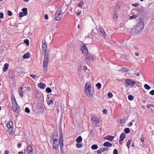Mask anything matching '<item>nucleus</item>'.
<instances>
[{
    "mask_svg": "<svg viewBox=\"0 0 154 154\" xmlns=\"http://www.w3.org/2000/svg\"><path fill=\"white\" fill-rule=\"evenodd\" d=\"M8 12V15L9 16H11L12 15V13L10 11H7Z\"/></svg>",
    "mask_w": 154,
    "mask_h": 154,
    "instance_id": "nucleus-44",
    "label": "nucleus"
},
{
    "mask_svg": "<svg viewBox=\"0 0 154 154\" xmlns=\"http://www.w3.org/2000/svg\"><path fill=\"white\" fill-rule=\"evenodd\" d=\"M76 147L78 148H80L82 146V144L79 143H78L76 145Z\"/></svg>",
    "mask_w": 154,
    "mask_h": 154,
    "instance_id": "nucleus-39",
    "label": "nucleus"
},
{
    "mask_svg": "<svg viewBox=\"0 0 154 154\" xmlns=\"http://www.w3.org/2000/svg\"><path fill=\"white\" fill-rule=\"evenodd\" d=\"M101 85L100 83H98L96 85V86L97 87L98 89H100L101 88Z\"/></svg>",
    "mask_w": 154,
    "mask_h": 154,
    "instance_id": "nucleus-36",
    "label": "nucleus"
},
{
    "mask_svg": "<svg viewBox=\"0 0 154 154\" xmlns=\"http://www.w3.org/2000/svg\"><path fill=\"white\" fill-rule=\"evenodd\" d=\"M119 9V7L118 6H116V8H115V11L116 12V11L118 10Z\"/></svg>",
    "mask_w": 154,
    "mask_h": 154,
    "instance_id": "nucleus-57",
    "label": "nucleus"
},
{
    "mask_svg": "<svg viewBox=\"0 0 154 154\" xmlns=\"http://www.w3.org/2000/svg\"><path fill=\"white\" fill-rule=\"evenodd\" d=\"M125 134L124 133H123L121 134L120 136L119 140H120V141H123L124 140V139L125 138Z\"/></svg>",
    "mask_w": 154,
    "mask_h": 154,
    "instance_id": "nucleus-23",
    "label": "nucleus"
},
{
    "mask_svg": "<svg viewBox=\"0 0 154 154\" xmlns=\"http://www.w3.org/2000/svg\"><path fill=\"white\" fill-rule=\"evenodd\" d=\"M113 17H114V19H115L116 20H117V19H117V15L116 14V12H115L113 16Z\"/></svg>",
    "mask_w": 154,
    "mask_h": 154,
    "instance_id": "nucleus-46",
    "label": "nucleus"
},
{
    "mask_svg": "<svg viewBox=\"0 0 154 154\" xmlns=\"http://www.w3.org/2000/svg\"><path fill=\"white\" fill-rule=\"evenodd\" d=\"M42 49L43 52L46 53V51L47 49V44H46V40L45 39L42 40Z\"/></svg>",
    "mask_w": 154,
    "mask_h": 154,
    "instance_id": "nucleus-5",
    "label": "nucleus"
},
{
    "mask_svg": "<svg viewBox=\"0 0 154 154\" xmlns=\"http://www.w3.org/2000/svg\"><path fill=\"white\" fill-rule=\"evenodd\" d=\"M49 57L47 53H44V59L43 62V66L44 67H48V64L49 61Z\"/></svg>",
    "mask_w": 154,
    "mask_h": 154,
    "instance_id": "nucleus-3",
    "label": "nucleus"
},
{
    "mask_svg": "<svg viewBox=\"0 0 154 154\" xmlns=\"http://www.w3.org/2000/svg\"><path fill=\"white\" fill-rule=\"evenodd\" d=\"M87 54L85 57V58L88 60H93V56L91 54H88L87 53H86L85 54Z\"/></svg>",
    "mask_w": 154,
    "mask_h": 154,
    "instance_id": "nucleus-9",
    "label": "nucleus"
},
{
    "mask_svg": "<svg viewBox=\"0 0 154 154\" xmlns=\"http://www.w3.org/2000/svg\"><path fill=\"white\" fill-rule=\"evenodd\" d=\"M45 18L46 20H48V16L47 14H45Z\"/></svg>",
    "mask_w": 154,
    "mask_h": 154,
    "instance_id": "nucleus-56",
    "label": "nucleus"
},
{
    "mask_svg": "<svg viewBox=\"0 0 154 154\" xmlns=\"http://www.w3.org/2000/svg\"><path fill=\"white\" fill-rule=\"evenodd\" d=\"M114 137L110 136V135H107L104 138V139L106 140H109V141H112V140L114 139Z\"/></svg>",
    "mask_w": 154,
    "mask_h": 154,
    "instance_id": "nucleus-14",
    "label": "nucleus"
},
{
    "mask_svg": "<svg viewBox=\"0 0 154 154\" xmlns=\"http://www.w3.org/2000/svg\"><path fill=\"white\" fill-rule=\"evenodd\" d=\"M86 89L88 90L91 89V85L90 84H88L87 83L86 84L85 87V89Z\"/></svg>",
    "mask_w": 154,
    "mask_h": 154,
    "instance_id": "nucleus-28",
    "label": "nucleus"
},
{
    "mask_svg": "<svg viewBox=\"0 0 154 154\" xmlns=\"http://www.w3.org/2000/svg\"><path fill=\"white\" fill-rule=\"evenodd\" d=\"M144 87L147 90H149L151 88L150 86L147 84H145L144 85Z\"/></svg>",
    "mask_w": 154,
    "mask_h": 154,
    "instance_id": "nucleus-35",
    "label": "nucleus"
},
{
    "mask_svg": "<svg viewBox=\"0 0 154 154\" xmlns=\"http://www.w3.org/2000/svg\"><path fill=\"white\" fill-rule=\"evenodd\" d=\"M124 131L126 134H128L130 132V129L128 128H125Z\"/></svg>",
    "mask_w": 154,
    "mask_h": 154,
    "instance_id": "nucleus-33",
    "label": "nucleus"
},
{
    "mask_svg": "<svg viewBox=\"0 0 154 154\" xmlns=\"http://www.w3.org/2000/svg\"><path fill=\"white\" fill-rule=\"evenodd\" d=\"M91 120L92 121V122L95 120H96L97 119H99L98 118L95 117V116H93L91 118Z\"/></svg>",
    "mask_w": 154,
    "mask_h": 154,
    "instance_id": "nucleus-45",
    "label": "nucleus"
},
{
    "mask_svg": "<svg viewBox=\"0 0 154 154\" xmlns=\"http://www.w3.org/2000/svg\"><path fill=\"white\" fill-rule=\"evenodd\" d=\"M9 64L7 63H6L4 65V66L3 68V70L4 72H6L8 69Z\"/></svg>",
    "mask_w": 154,
    "mask_h": 154,
    "instance_id": "nucleus-21",
    "label": "nucleus"
},
{
    "mask_svg": "<svg viewBox=\"0 0 154 154\" xmlns=\"http://www.w3.org/2000/svg\"><path fill=\"white\" fill-rule=\"evenodd\" d=\"M131 142L130 140H128V142H127V143L126 144V146L128 148V149H129L130 148V146L131 145Z\"/></svg>",
    "mask_w": 154,
    "mask_h": 154,
    "instance_id": "nucleus-37",
    "label": "nucleus"
},
{
    "mask_svg": "<svg viewBox=\"0 0 154 154\" xmlns=\"http://www.w3.org/2000/svg\"><path fill=\"white\" fill-rule=\"evenodd\" d=\"M61 11H60L61 13H64L65 11H66L67 9V6L66 5L63 6H62L61 8Z\"/></svg>",
    "mask_w": 154,
    "mask_h": 154,
    "instance_id": "nucleus-19",
    "label": "nucleus"
},
{
    "mask_svg": "<svg viewBox=\"0 0 154 154\" xmlns=\"http://www.w3.org/2000/svg\"><path fill=\"white\" fill-rule=\"evenodd\" d=\"M61 14L60 11H57L55 14V20L56 21L59 20L61 17Z\"/></svg>",
    "mask_w": 154,
    "mask_h": 154,
    "instance_id": "nucleus-7",
    "label": "nucleus"
},
{
    "mask_svg": "<svg viewBox=\"0 0 154 154\" xmlns=\"http://www.w3.org/2000/svg\"><path fill=\"white\" fill-rule=\"evenodd\" d=\"M81 50L83 53H87L88 52L87 48L85 45H84L81 48Z\"/></svg>",
    "mask_w": 154,
    "mask_h": 154,
    "instance_id": "nucleus-15",
    "label": "nucleus"
},
{
    "mask_svg": "<svg viewBox=\"0 0 154 154\" xmlns=\"http://www.w3.org/2000/svg\"><path fill=\"white\" fill-rule=\"evenodd\" d=\"M125 83L126 84V87H128L129 86L131 85L134 86V85L136 84V82L135 81H131L130 79H126L125 80Z\"/></svg>",
    "mask_w": 154,
    "mask_h": 154,
    "instance_id": "nucleus-4",
    "label": "nucleus"
},
{
    "mask_svg": "<svg viewBox=\"0 0 154 154\" xmlns=\"http://www.w3.org/2000/svg\"><path fill=\"white\" fill-rule=\"evenodd\" d=\"M132 5L134 7H137L138 6V3H135V4H132Z\"/></svg>",
    "mask_w": 154,
    "mask_h": 154,
    "instance_id": "nucleus-52",
    "label": "nucleus"
},
{
    "mask_svg": "<svg viewBox=\"0 0 154 154\" xmlns=\"http://www.w3.org/2000/svg\"><path fill=\"white\" fill-rule=\"evenodd\" d=\"M90 90L91 89H88V90L87 89H85V92L86 93V95L88 97H90L91 95V94L90 93Z\"/></svg>",
    "mask_w": 154,
    "mask_h": 154,
    "instance_id": "nucleus-25",
    "label": "nucleus"
},
{
    "mask_svg": "<svg viewBox=\"0 0 154 154\" xmlns=\"http://www.w3.org/2000/svg\"><path fill=\"white\" fill-rule=\"evenodd\" d=\"M108 150L107 147H104L102 149H100L97 151V153L98 154H100L103 152Z\"/></svg>",
    "mask_w": 154,
    "mask_h": 154,
    "instance_id": "nucleus-8",
    "label": "nucleus"
},
{
    "mask_svg": "<svg viewBox=\"0 0 154 154\" xmlns=\"http://www.w3.org/2000/svg\"><path fill=\"white\" fill-rule=\"evenodd\" d=\"M12 128H11L9 130H8H8L9 131V132L10 133H11V134H12Z\"/></svg>",
    "mask_w": 154,
    "mask_h": 154,
    "instance_id": "nucleus-61",
    "label": "nucleus"
},
{
    "mask_svg": "<svg viewBox=\"0 0 154 154\" xmlns=\"http://www.w3.org/2000/svg\"><path fill=\"white\" fill-rule=\"evenodd\" d=\"M82 138L81 136H79L76 139V142L77 143H79L81 142L82 141Z\"/></svg>",
    "mask_w": 154,
    "mask_h": 154,
    "instance_id": "nucleus-27",
    "label": "nucleus"
},
{
    "mask_svg": "<svg viewBox=\"0 0 154 154\" xmlns=\"http://www.w3.org/2000/svg\"><path fill=\"white\" fill-rule=\"evenodd\" d=\"M103 112L104 114H106L107 113V110L106 109H104L103 110Z\"/></svg>",
    "mask_w": 154,
    "mask_h": 154,
    "instance_id": "nucleus-51",
    "label": "nucleus"
},
{
    "mask_svg": "<svg viewBox=\"0 0 154 154\" xmlns=\"http://www.w3.org/2000/svg\"><path fill=\"white\" fill-rule=\"evenodd\" d=\"M24 42L26 44L27 46L29 45V41L28 39H26L24 41Z\"/></svg>",
    "mask_w": 154,
    "mask_h": 154,
    "instance_id": "nucleus-32",
    "label": "nucleus"
},
{
    "mask_svg": "<svg viewBox=\"0 0 154 154\" xmlns=\"http://www.w3.org/2000/svg\"><path fill=\"white\" fill-rule=\"evenodd\" d=\"M44 107H37V112L39 114H42L44 113Z\"/></svg>",
    "mask_w": 154,
    "mask_h": 154,
    "instance_id": "nucleus-10",
    "label": "nucleus"
},
{
    "mask_svg": "<svg viewBox=\"0 0 154 154\" xmlns=\"http://www.w3.org/2000/svg\"><path fill=\"white\" fill-rule=\"evenodd\" d=\"M137 70V68H133L132 69H131V71L132 72L136 71Z\"/></svg>",
    "mask_w": 154,
    "mask_h": 154,
    "instance_id": "nucleus-58",
    "label": "nucleus"
},
{
    "mask_svg": "<svg viewBox=\"0 0 154 154\" xmlns=\"http://www.w3.org/2000/svg\"><path fill=\"white\" fill-rule=\"evenodd\" d=\"M11 102L12 104H14L17 103L16 101V100L14 97L13 98H12L11 99Z\"/></svg>",
    "mask_w": 154,
    "mask_h": 154,
    "instance_id": "nucleus-31",
    "label": "nucleus"
},
{
    "mask_svg": "<svg viewBox=\"0 0 154 154\" xmlns=\"http://www.w3.org/2000/svg\"><path fill=\"white\" fill-rule=\"evenodd\" d=\"M27 9L26 8H24L22 9V11L25 16H26L28 14Z\"/></svg>",
    "mask_w": 154,
    "mask_h": 154,
    "instance_id": "nucleus-24",
    "label": "nucleus"
},
{
    "mask_svg": "<svg viewBox=\"0 0 154 154\" xmlns=\"http://www.w3.org/2000/svg\"><path fill=\"white\" fill-rule=\"evenodd\" d=\"M27 151L28 153H31L33 152V148L31 144L28 145L27 147Z\"/></svg>",
    "mask_w": 154,
    "mask_h": 154,
    "instance_id": "nucleus-13",
    "label": "nucleus"
},
{
    "mask_svg": "<svg viewBox=\"0 0 154 154\" xmlns=\"http://www.w3.org/2000/svg\"><path fill=\"white\" fill-rule=\"evenodd\" d=\"M48 67H44V72L45 74H46L47 72V69Z\"/></svg>",
    "mask_w": 154,
    "mask_h": 154,
    "instance_id": "nucleus-48",
    "label": "nucleus"
},
{
    "mask_svg": "<svg viewBox=\"0 0 154 154\" xmlns=\"http://www.w3.org/2000/svg\"><path fill=\"white\" fill-rule=\"evenodd\" d=\"M4 18V14L2 12H0V18L2 19Z\"/></svg>",
    "mask_w": 154,
    "mask_h": 154,
    "instance_id": "nucleus-47",
    "label": "nucleus"
},
{
    "mask_svg": "<svg viewBox=\"0 0 154 154\" xmlns=\"http://www.w3.org/2000/svg\"><path fill=\"white\" fill-rule=\"evenodd\" d=\"M25 111L26 113H29L30 112V110L29 109L28 107H26L25 109Z\"/></svg>",
    "mask_w": 154,
    "mask_h": 154,
    "instance_id": "nucleus-42",
    "label": "nucleus"
},
{
    "mask_svg": "<svg viewBox=\"0 0 154 154\" xmlns=\"http://www.w3.org/2000/svg\"><path fill=\"white\" fill-rule=\"evenodd\" d=\"M44 104L43 103V102L42 100H39L38 101V103H37V107H44Z\"/></svg>",
    "mask_w": 154,
    "mask_h": 154,
    "instance_id": "nucleus-16",
    "label": "nucleus"
},
{
    "mask_svg": "<svg viewBox=\"0 0 154 154\" xmlns=\"http://www.w3.org/2000/svg\"><path fill=\"white\" fill-rule=\"evenodd\" d=\"M53 103V100L52 98H51L50 100L47 101V103L48 105L50 106L51 104Z\"/></svg>",
    "mask_w": 154,
    "mask_h": 154,
    "instance_id": "nucleus-29",
    "label": "nucleus"
},
{
    "mask_svg": "<svg viewBox=\"0 0 154 154\" xmlns=\"http://www.w3.org/2000/svg\"><path fill=\"white\" fill-rule=\"evenodd\" d=\"M7 126L8 130H9L12 128L13 126V123L12 122H9L7 124Z\"/></svg>",
    "mask_w": 154,
    "mask_h": 154,
    "instance_id": "nucleus-17",
    "label": "nucleus"
},
{
    "mask_svg": "<svg viewBox=\"0 0 154 154\" xmlns=\"http://www.w3.org/2000/svg\"><path fill=\"white\" fill-rule=\"evenodd\" d=\"M92 123L94 127H96L98 125L100 124L99 119H97L96 120L93 122Z\"/></svg>",
    "mask_w": 154,
    "mask_h": 154,
    "instance_id": "nucleus-18",
    "label": "nucleus"
},
{
    "mask_svg": "<svg viewBox=\"0 0 154 154\" xmlns=\"http://www.w3.org/2000/svg\"><path fill=\"white\" fill-rule=\"evenodd\" d=\"M12 108L14 112H16L17 111L16 113L19 114L20 111L19 110L20 109V108L18 107L17 103L14 104H12Z\"/></svg>",
    "mask_w": 154,
    "mask_h": 154,
    "instance_id": "nucleus-6",
    "label": "nucleus"
},
{
    "mask_svg": "<svg viewBox=\"0 0 154 154\" xmlns=\"http://www.w3.org/2000/svg\"><path fill=\"white\" fill-rule=\"evenodd\" d=\"M112 144L108 141L105 142L103 144V146H104L111 147L112 146Z\"/></svg>",
    "mask_w": 154,
    "mask_h": 154,
    "instance_id": "nucleus-22",
    "label": "nucleus"
},
{
    "mask_svg": "<svg viewBox=\"0 0 154 154\" xmlns=\"http://www.w3.org/2000/svg\"><path fill=\"white\" fill-rule=\"evenodd\" d=\"M24 16H25V15L22 12H20L19 14V16L20 17H22Z\"/></svg>",
    "mask_w": 154,
    "mask_h": 154,
    "instance_id": "nucleus-43",
    "label": "nucleus"
},
{
    "mask_svg": "<svg viewBox=\"0 0 154 154\" xmlns=\"http://www.w3.org/2000/svg\"><path fill=\"white\" fill-rule=\"evenodd\" d=\"M113 154H118V150L116 149H115L113 150Z\"/></svg>",
    "mask_w": 154,
    "mask_h": 154,
    "instance_id": "nucleus-50",
    "label": "nucleus"
},
{
    "mask_svg": "<svg viewBox=\"0 0 154 154\" xmlns=\"http://www.w3.org/2000/svg\"><path fill=\"white\" fill-rule=\"evenodd\" d=\"M153 106H153L152 105H151V104H148L147 105V107L148 108H150V107L151 106Z\"/></svg>",
    "mask_w": 154,
    "mask_h": 154,
    "instance_id": "nucleus-59",
    "label": "nucleus"
},
{
    "mask_svg": "<svg viewBox=\"0 0 154 154\" xmlns=\"http://www.w3.org/2000/svg\"><path fill=\"white\" fill-rule=\"evenodd\" d=\"M144 27L143 23L141 21L138 22L137 25L131 29V32L132 34H135L142 32Z\"/></svg>",
    "mask_w": 154,
    "mask_h": 154,
    "instance_id": "nucleus-2",
    "label": "nucleus"
},
{
    "mask_svg": "<svg viewBox=\"0 0 154 154\" xmlns=\"http://www.w3.org/2000/svg\"><path fill=\"white\" fill-rule=\"evenodd\" d=\"M84 4V2H80V3L77 5V6L81 7H82Z\"/></svg>",
    "mask_w": 154,
    "mask_h": 154,
    "instance_id": "nucleus-38",
    "label": "nucleus"
},
{
    "mask_svg": "<svg viewBox=\"0 0 154 154\" xmlns=\"http://www.w3.org/2000/svg\"><path fill=\"white\" fill-rule=\"evenodd\" d=\"M38 86L42 89H44L46 87V84H43L42 83H38Z\"/></svg>",
    "mask_w": 154,
    "mask_h": 154,
    "instance_id": "nucleus-20",
    "label": "nucleus"
},
{
    "mask_svg": "<svg viewBox=\"0 0 154 154\" xmlns=\"http://www.w3.org/2000/svg\"><path fill=\"white\" fill-rule=\"evenodd\" d=\"M21 146V144L20 143H18L17 145V146L18 148H20Z\"/></svg>",
    "mask_w": 154,
    "mask_h": 154,
    "instance_id": "nucleus-60",
    "label": "nucleus"
},
{
    "mask_svg": "<svg viewBox=\"0 0 154 154\" xmlns=\"http://www.w3.org/2000/svg\"><path fill=\"white\" fill-rule=\"evenodd\" d=\"M52 137L53 140V148L55 149H57L58 148L59 144H60L61 152H63L62 149L63 145V138L59 137V136L56 132H54L53 133Z\"/></svg>",
    "mask_w": 154,
    "mask_h": 154,
    "instance_id": "nucleus-1",
    "label": "nucleus"
},
{
    "mask_svg": "<svg viewBox=\"0 0 154 154\" xmlns=\"http://www.w3.org/2000/svg\"><path fill=\"white\" fill-rule=\"evenodd\" d=\"M98 148V146L96 144H94L91 147V148L92 149H97Z\"/></svg>",
    "mask_w": 154,
    "mask_h": 154,
    "instance_id": "nucleus-30",
    "label": "nucleus"
},
{
    "mask_svg": "<svg viewBox=\"0 0 154 154\" xmlns=\"http://www.w3.org/2000/svg\"><path fill=\"white\" fill-rule=\"evenodd\" d=\"M132 125V123L131 122H129L128 124V125L129 126H131Z\"/></svg>",
    "mask_w": 154,
    "mask_h": 154,
    "instance_id": "nucleus-63",
    "label": "nucleus"
},
{
    "mask_svg": "<svg viewBox=\"0 0 154 154\" xmlns=\"http://www.w3.org/2000/svg\"><path fill=\"white\" fill-rule=\"evenodd\" d=\"M19 92H23V88L22 87H20L19 88Z\"/></svg>",
    "mask_w": 154,
    "mask_h": 154,
    "instance_id": "nucleus-53",
    "label": "nucleus"
},
{
    "mask_svg": "<svg viewBox=\"0 0 154 154\" xmlns=\"http://www.w3.org/2000/svg\"><path fill=\"white\" fill-rule=\"evenodd\" d=\"M22 92H19V94L20 95V96L21 97H22L23 96V94L22 93Z\"/></svg>",
    "mask_w": 154,
    "mask_h": 154,
    "instance_id": "nucleus-62",
    "label": "nucleus"
},
{
    "mask_svg": "<svg viewBox=\"0 0 154 154\" xmlns=\"http://www.w3.org/2000/svg\"><path fill=\"white\" fill-rule=\"evenodd\" d=\"M128 99L130 100H133L134 99L133 97L131 95H128Z\"/></svg>",
    "mask_w": 154,
    "mask_h": 154,
    "instance_id": "nucleus-40",
    "label": "nucleus"
},
{
    "mask_svg": "<svg viewBox=\"0 0 154 154\" xmlns=\"http://www.w3.org/2000/svg\"><path fill=\"white\" fill-rule=\"evenodd\" d=\"M137 17V16L136 15H132V16H130V19H136Z\"/></svg>",
    "mask_w": 154,
    "mask_h": 154,
    "instance_id": "nucleus-41",
    "label": "nucleus"
},
{
    "mask_svg": "<svg viewBox=\"0 0 154 154\" xmlns=\"http://www.w3.org/2000/svg\"><path fill=\"white\" fill-rule=\"evenodd\" d=\"M87 69V68L85 66H84L83 67V70L85 71H86Z\"/></svg>",
    "mask_w": 154,
    "mask_h": 154,
    "instance_id": "nucleus-64",
    "label": "nucleus"
},
{
    "mask_svg": "<svg viewBox=\"0 0 154 154\" xmlns=\"http://www.w3.org/2000/svg\"><path fill=\"white\" fill-rule=\"evenodd\" d=\"M150 94L152 95H154V90H153L149 92Z\"/></svg>",
    "mask_w": 154,
    "mask_h": 154,
    "instance_id": "nucleus-54",
    "label": "nucleus"
},
{
    "mask_svg": "<svg viewBox=\"0 0 154 154\" xmlns=\"http://www.w3.org/2000/svg\"><path fill=\"white\" fill-rule=\"evenodd\" d=\"M59 123H60V124L58 127L59 130V133H60V135L59 137H60L61 138H63V132H62V129L61 128V126L60 125L61 124L60 122H59Z\"/></svg>",
    "mask_w": 154,
    "mask_h": 154,
    "instance_id": "nucleus-11",
    "label": "nucleus"
},
{
    "mask_svg": "<svg viewBox=\"0 0 154 154\" xmlns=\"http://www.w3.org/2000/svg\"><path fill=\"white\" fill-rule=\"evenodd\" d=\"M99 30L101 34L104 36V37H106V32L104 29L101 26H100L99 27Z\"/></svg>",
    "mask_w": 154,
    "mask_h": 154,
    "instance_id": "nucleus-12",
    "label": "nucleus"
},
{
    "mask_svg": "<svg viewBox=\"0 0 154 154\" xmlns=\"http://www.w3.org/2000/svg\"><path fill=\"white\" fill-rule=\"evenodd\" d=\"M46 91L48 93H50L51 92V89L49 87L47 88L46 89Z\"/></svg>",
    "mask_w": 154,
    "mask_h": 154,
    "instance_id": "nucleus-34",
    "label": "nucleus"
},
{
    "mask_svg": "<svg viewBox=\"0 0 154 154\" xmlns=\"http://www.w3.org/2000/svg\"><path fill=\"white\" fill-rule=\"evenodd\" d=\"M108 97L109 98H111L112 97V93L109 92L108 93Z\"/></svg>",
    "mask_w": 154,
    "mask_h": 154,
    "instance_id": "nucleus-49",
    "label": "nucleus"
},
{
    "mask_svg": "<svg viewBox=\"0 0 154 154\" xmlns=\"http://www.w3.org/2000/svg\"><path fill=\"white\" fill-rule=\"evenodd\" d=\"M30 56V54L29 53H27L25 54L23 56V58L24 59H27L29 58Z\"/></svg>",
    "mask_w": 154,
    "mask_h": 154,
    "instance_id": "nucleus-26",
    "label": "nucleus"
},
{
    "mask_svg": "<svg viewBox=\"0 0 154 154\" xmlns=\"http://www.w3.org/2000/svg\"><path fill=\"white\" fill-rule=\"evenodd\" d=\"M30 75V77H32L33 79H35V77H36L35 75L34 74H31Z\"/></svg>",
    "mask_w": 154,
    "mask_h": 154,
    "instance_id": "nucleus-55",
    "label": "nucleus"
}]
</instances>
